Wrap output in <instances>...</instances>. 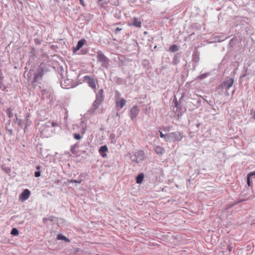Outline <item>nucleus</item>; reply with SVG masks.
<instances>
[{
    "mask_svg": "<svg viewBox=\"0 0 255 255\" xmlns=\"http://www.w3.org/2000/svg\"><path fill=\"white\" fill-rule=\"evenodd\" d=\"M48 71L49 69L47 66L44 64L41 63L34 74L33 82H37L41 80L43 75Z\"/></svg>",
    "mask_w": 255,
    "mask_h": 255,
    "instance_id": "1",
    "label": "nucleus"
},
{
    "mask_svg": "<svg viewBox=\"0 0 255 255\" xmlns=\"http://www.w3.org/2000/svg\"><path fill=\"white\" fill-rule=\"evenodd\" d=\"M96 53L97 61L102 63V66L107 68L109 65V59L101 51H98Z\"/></svg>",
    "mask_w": 255,
    "mask_h": 255,
    "instance_id": "2",
    "label": "nucleus"
},
{
    "mask_svg": "<svg viewBox=\"0 0 255 255\" xmlns=\"http://www.w3.org/2000/svg\"><path fill=\"white\" fill-rule=\"evenodd\" d=\"M234 80L233 78H230L223 83H222L219 86V88L225 89V90H228L233 85Z\"/></svg>",
    "mask_w": 255,
    "mask_h": 255,
    "instance_id": "3",
    "label": "nucleus"
},
{
    "mask_svg": "<svg viewBox=\"0 0 255 255\" xmlns=\"http://www.w3.org/2000/svg\"><path fill=\"white\" fill-rule=\"evenodd\" d=\"M84 79L85 80H88L87 82L89 86L92 88L94 90L95 92H96V86L95 79L88 75L84 76Z\"/></svg>",
    "mask_w": 255,
    "mask_h": 255,
    "instance_id": "4",
    "label": "nucleus"
},
{
    "mask_svg": "<svg viewBox=\"0 0 255 255\" xmlns=\"http://www.w3.org/2000/svg\"><path fill=\"white\" fill-rule=\"evenodd\" d=\"M172 141H180L182 138V135L180 132L176 131L170 133Z\"/></svg>",
    "mask_w": 255,
    "mask_h": 255,
    "instance_id": "5",
    "label": "nucleus"
},
{
    "mask_svg": "<svg viewBox=\"0 0 255 255\" xmlns=\"http://www.w3.org/2000/svg\"><path fill=\"white\" fill-rule=\"evenodd\" d=\"M30 194V191L28 189H25L20 194L19 199L21 201H25L29 197Z\"/></svg>",
    "mask_w": 255,
    "mask_h": 255,
    "instance_id": "6",
    "label": "nucleus"
},
{
    "mask_svg": "<svg viewBox=\"0 0 255 255\" xmlns=\"http://www.w3.org/2000/svg\"><path fill=\"white\" fill-rule=\"evenodd\" d=\"M86 42V40L84 39H81L80 40L76 46L73 48V52L74 53H76L82 46L84 45Z\"/></svg>",
    "mask_w": 255,
    "mask_h": 255,
    "instance_id": "7",
    "label": "nucleus"
},
{
    "mask_svg": "<svg viewBox=\"0 0 255 255\" xmlns=\"http://www.w3.org/2000/svg\"><path fill=\"white\" fill-rule=\"evenodd\" d=\"M58 126V124L56 122H51L50 121H47L46 122L44 125L43 127L44 128L42 129V130H44L45 128H52V127H55Z\"/></svg>",
    "mask_w": 255,
    "mask_h": 255,
    "instance_id": "8",
    "label": "nucleus"
},
{
    "mask_svg": "<svg viewBox=\"0 0 255 255\" xmlns=\"http://www.w3.org/2000/svg\"><path fill=\"white\" fill-rule=\"evenodd\" d=\"M141 153H143L142 151L140 152V153L138 154V156L135 155L132 160L137 162V163H142L143 160V157L142 156Z\"/></svg>",
    "mask_w": 255,
    "mask_h": 255,
    "instance_id": "9",
    "label": "nucleus"
},
{
    "mask_svg": "<svg viewBox=\"0 0 255 255\" xmlns=\"http://www.w3.org/2000/svg\"><path fill=\"white\" fill-rule=\"evenodd\" d=\"M108 150V148L106 145H103L100 147L99 149V152L101 155L103 157H106L107 156V154L106 153Z\"/></svg>",
    "mask_w": 255,
    "mask_h": 255,
    "instance_id": "10",
    "label": "nucleus"
},
{
    "mask_svg": "<svg viewBox=\"0 0 255 255\" xmlns=\"http://www.w3.org/2000/svg\"><path fill=\"white\" fill-rule=\"evenodd\" d=\"M138 112V108L136 106L133 107L130 110V117L132 120L137 116Z\"/></svg>",
    "mask_w": 255,
    "mask_h": 255,
    "instance_id": "11",
    "label": "nucleus"
},
{
    "mask_svg": "<svg viewBox=\"0 0 255 255\" xmlns=\"http://www.w3.org/2000/svg\"><path fill=\"white\" fill-rule=\"evenodd\" d=\"M104 91L102 89L99 90L98 93H96V99L97 100H99L100 101L103 102L104 101Z\"/></svg>",
    "mask_w": 255,
    "mask_h": 255,
    "instance_id": "12",
    "label": "nucleus"
},
{
    "mask_svg": "<svg viewBox=\"0 0 255 255\" xmlns=\"http://www.w3.org/2000/svg\"><path fill=\"white\" fill-rule=\"evenodd\" d=\"M153 150L157 154H163L165 151V149L160 146H155Z\"/></svg>",
    "mask_w": 255,
    "mask_h": 255,
    "instance_id": "13",
    "label": "nucleus"
},
{
    "mask_svg": "<svg viewBox=\"0 0 255 255\" xmlns=\"http://www.w3.org/2000/svg\"><path fill=\"white\" fill-rule=\"evenodd\" d=\"M126 104V100L124 99H120L119 101H116V106L120 109L123 108Z\"/></svg>",
    "mask_w": 255,
    "mask_h": 255,
    "instance_id": "14",
    "label": "nucleus"
},
{
    "mask_svg": "<svg viewBox=\"0 0 255 255\" xmlns=\"http://www.w3.org/2000/svg\"><path fill=\"white\" fill-rule=\"evenodd\" d=\"M181 57V54L179 53H177L175 55L172 61V64L173 65H177L180 62V59Z\"/></svg>",
    "mask_w": 255,
    "mask_h": 255,
    "instance_id": "15",
    "label": "nucleus"
},
{
    "mask_svg": "<svg viewBox=\"0 0 255 255\" xmlns=\"http://www.w3.org/2000/svg\"><path fill=\"white\" fill-rule=\"evenodd\" d=\"M71 83V80L69 79H64L61 82V86L63 88H67V86H69Z\"/></svg>",
    "mask_w": 255,
    "mask_h": 255,
    "instance_id": "16",
    "label": "nucleus"
},
{
    "mask_svg": "<svg viewBox=\"0 0 255 255\" xmlns=\"http://www.w3.org/2000/svg\"><path fill=\"white\" fill-rule=\"evenodd\" d=\"M192 56L193 62L195 63H198L200 60L199 53L197 51L194 52Z\"/></svg>",
    "mask_w": 255,
    "mask_h": 255,
    "instance_id": "17",
    "label": "nucleus"
},
{
    "mask_svg": "<svg viewBox=\"0 0 255 255\" xmlns=\"http://www.w3.org/2000/svg\"><path fill=\"white\" fill-rule=\"evenodd\" d=\"M141 24V23L140 19L138 18H134L132 25L137 27H140Z\"/></svg>",
    "mask_w": 255,
    "mask_h": 255,
    "instance_id": "18",
    "label": "nucleus"
},
{
    "mask_svg": "<svg viewBox=\"0 0 255 255\" xmlns=\"http://www.w3.org/2000/svg\"><path fill=\"white\" fill-rule=\"evenodd\" d=\"M30 117V115L29 113H27L26 115V116L25 117L24 119V124H25V128H24V131L25 130V128L30 125V122H29V119Z\"/></svg>",
    "mask_w": 255,
    "mask_h": 255,
    "instance_id": "19",
    "label": "nucleus"
},
{
    "mask_svg": "<svg viewBox=\"0 0 255 255\" xmlns=\"http://www.w3.org/2000/svg\"><path fill=\"white\" fill-rule=\"evenodd\" d=\"M57 239L58 240H64L66 243H69L70 242V240L68 238L61 234H59L57 235Z\"/></svg>",
    "mask_w": 255,
    "mask_h": 255,
    "instance_id": "20",
    "label": "nucleus"
},
{
    "mask_svg": "<svg viewBox=\"0 0 255 255\" xmlns=\"http://www.w3.org/2000/svg\"><path fill=\"white\" fill-rule=\"evenodd\" d=\"M137 183H141L143 180V173H140L135 178Z\"/></svg>",
    "mask_w": 255,
    "mask_h": 255,
    "instance_id": "21",
    "label": "nucleus"
},
{
    "mask_svg": "<svg viewBox=\"0 0 255 255\" xmlns=\"http://www.w3.org/2000/svg\"><path fill=\"white\" fill-rule=\"evenodd\" d=\"M9 125H10V121L8 122V123L6 124V126L5 127V129L6 131V133L9 135H11L12 134L13 131H12V129L8 128V126H9Z\"/></svg>",
    "mask_w": 255,
    "mask_h": 255,
    "instance_id": "22",
    "label": "nucleus"
},
{
    "mask_svg": "<svg viewBox=\"0 0 255 255\" xmlns=\"http://www.w3.org/2000/svg\"><path fill=\"white\" fill-rule=\"evenodd\" d=\"M41 167L40 166H37L36 167L37 171L34 172V176L35 177H39L41 175L40 169Z\"/></svg>",
    "mask_w": 255,
    "mask_h": 255,
    "instance_id": "23",
    "label": "nucleus"
},
{
    "mask_svg": "<svg viewBox=\"0 0 255 255\" xmlns=\"http://www.w3.org/2000/svg\"><path fill=\"white\" fill-rule=\"evenodd\" d=\"M107 2L104 0H98V4L103 8H105Z\"/></svg>",
    "mask_w": 255,
    "mask_h": 255,
    "instance_id": "24",
    "label": "nucleus"
},
{
    "mask_svg": "<svg viewBox=\"0 0 255 255\" xmlns=\"http://www.w3.org/2000/svg\"><path fill=\"white\" fill-rule=\"evenodd\" d=\"M1 169L3 171L7 174H9L11 172L10 168L7 166H2Z\"/></svg>",
    "mask_w": 255,
    "mask_h": 255,
    "instance_id": "25",
    "label": "nucleus"
},
{
    "mask_svg": "<svg viewBox=\"0 0 255 255\" xmlns=\"http://www.w3.org/2000/svg\"><path fill=\"white\" fill-rule=\"evenodd\" d=\"M169 49L171 51L174 52L178 51L179 49L177 45L173 44L170 47Z\"/></svg>",
    "mask_w": 255,
    "mask_h": 255,
    "instance_id": "26",
    "label": "nucleus"
},
{
    "mask_svg": "<svg viewBox=\"0 0 255 255\" xmlns=\"http://www.w3.org/2000/svg\"><path fill=\"white\" fill-rule=\"evenodd\" d=\"M164 140L167 142L172 141L170 133L168 134H165V137L164 138Z\"/></svg>",
    "mask_w": 255,
    "mask_h": 255,
    "instance_id": "27",
    "label": "nucleus"
},
{
    "mask_svg": "<svg viewBox=\"0 0 255 255\" xmlns=\"http://www.w3.org/2000/svg\"><path fill=\"white\" fill-rule=\"evenodd\" d=\"M98 108H97V107H94V105H92L91 107L89 109L88 112L90 114H93V113H94L96 110Z\"/></svg>",
    "mask_w": 255,
    "mask_h": 255,
    "instance_id": "28",
    "label": "nucleus"
},
{
    "mask_svg": "<svg viewBox=\"0 0 255 255\" xmlns=\"http://www.w3.org/2000/svg\"><path fill=\"white\" fill-rule=\"evenodd\" d=\"M102 102H103L96 99L93 103L92 105H94V107H97V108H99Z\"/></svg>",
    "mask_w": 255,
    "mask_h": 255,
    "instance_id": "29",
    "label": "nucleus"
},
{
    "mask_svg": "<svg viewBox=\"0 0 255 255\" xmlns=\"http://www.w3.org/2000/svg\"><path fill=\"white\" fill-rule=\"evenodd\" d=\"M19 232L18 230L16 228H13L11 231L10 234L13 236H17L18 235Z\"/></svg>",
    "mask_w": 255,
    "mask_h": 255,
    "instance_id": "30",
    "label": "nucleus"
},
{
    "mask_svg": "<svg viewBox=\"0 0 255 255\" xmlns=\"http://www.w3.org/2000/svg\"><path fill=\"white\" fill-rule=\"evenodd\" d=\"M6 88V87L3 84L2 80H0V89L4 90Z\"/></svg>",
    "mask_w": 255,
    "mask_h": 255,
    "instance_id": "31",
    "label": "nucleus"
},
{
    "mask_svg": "<svg viewBox=\"0 0 255 255\" xmlns=\"http://www.w3.org/2000/svg\"><path fill=\"white\" fill-rule=\"evenodd\" d=\"M73 136L75 139L77 140H80L82 138V136L79 133H74Z\"/></svg>",
    "mask_w": 255,
    "mask_h": 255,
    "instance_id": "32",
    "label": "nucleus"
},
{
    "mask_svg": "<svg viewBox=\"0 0 255 255\" xmlns=\"http://www.w3.org/2000/svg\"><path fill=\"white\" fill-rule=\"evenodd\" d=\"M6 113H7V116L9 117V118H11L13 116V114L10 110V109H7V110L6 111Z\"/></svg>",
    "mask_w": 255,
    "mask_h": 255,
    "instance_id": "33",
    "label": "nucleus"
},
{
    "mask_svg": "<svg viewBox=\"0 0 255 255\" xmlns=\"http://www.w3.org/2000/svg\"><path fill=\"white\" fill-rule=\"evenodd\" d=\"M82 182V180H71L70 182L71 183H80Z\"/></svg>",
    "mask_w": 255,
    "mask_h": 255,
    "instance_id": "34",
    "label": "nucleus"
},
{
    "mask_svg": "<svg viewBox=\"0 0 255 255\" xmlns=\"http://www.w3.org/2000/svg\"><path fill=\"white\" fill-rule=\"evenodd\" d=\"M17 124H18V126L20 128H22L23 127V121H22V120H20V119H19Z\"/></svg>",
    "mask_w": 255,
    "mask_h": 255,
    "instance_id": "35",
    "label": "nucleus"
},
{
    "mask_svg": "<svg viewBox=\"0 0 255 255\" xmlns=\"http://www.w3.org/2000/svg\"><path fill=\"white\" fill-rule=\"evenodd\" d=\"M207 75H208V74H207V73L203 74L199 76V78L200 79H203L207 77Z\"/></svg>",
    "mask_w": 255,
    "mask_h": 255,
    "instance_id": "36",
    "label": "nucleus"
},
{
    "mask_svg": "<svg viewBox=\"0 0 255 255\" xmlns=\"http://www.w3.org/2000/svg\"><path fill=\"white\" fill-rule=\"evenodd\" d=\"M173 103H174L175 107L178 109V102L176 99H174V100L173 101Z\"/></svg>",
    "mask_w": 255,
    "mask_h": 255,
    "instance_id": "37",
    "label": "nucleus"
},
{
    "mask_svg": "<svg viewBox=\"0 0 255 255\" xmlns=\"http://www.w3.org/2000/svg\"><path fill=\"white\" fill-rule=\"evenodd\" d=\"M250 178L251 177H248V176H247V184L249 186H251V182Z\"/></svg>",
    "mask_w": 255,
    "mask_h": 255,
    "instance_id": "38",
    "label": "nucleus"
},
{
    "mask_svg": "<svg viewBox=\"0 0 255 255\" xmlns=\"http://www.w3.org/2000/svg\"><path fill=\"white\" fill-rule=\"evenodd\" d=\"M122 29L121 28H119V27H117L115 29V34H117L119 31H120Z\"/></svg>",
    "mask_w": 255,
    "mask_h": 255,
    "instance_id": "39",
    "label": "nucleus"
},
{
    "mask_svg": "<svg viewBox=\"0 0 255 255\" xmlns=\"http://www.w3.org/2000/svg\"><path fill=\"white\" fill-rule=\"evenodd\" d=\"M55 218L53 216H50L48 218V220H49L48 221L53 222H54Z\"/></svg>",
    "mask_w": 255,
    "mask_h": 255,
    "instance_id": "40",
    "label": "nucleus"
},
{
    "mask_svg": "<svg viewBox=\"0 0 255 255\" xmlns=\"http://www.w3.org/2000/svg\"><path fill=\"white\" fill-rule=\"evenodd\" d=\"M255 171H254V172H252L251 173H250L249 174H248V177H251L253 176H255Z\"/></svg>",
    "mask_w": 255,
    "mask_h": 255,
    "instance_id": "41",
    "label": "nucleus"
},
{
    "mask_svg": "<svg viewBox=\"0 0 255 255\" xmlns=\"http://www.w3.org/2000/svg\"><path fill=\"white\" fill-rule=\"evenodd\" d=\"M227 249L228 251L230 252L232 251L233 247L230 245H228L227 246Z\"/></svg>",
    "mask_w": 255,
    "mask_h": 255,
    "instance_id": "42",
    "label": "nucleus"
},
{
    "mask_svg": "<svg viewBox=\"0 0 255 255\" xmlns=\"http://www.w3.org/2000/svg\"><path fill=\"white\" fill-rule=\"evenodd\" d=\"M15 118L13 120V122L15 123V124H17L18 123V120L19 119H18V118L17 117V116L16 115H15Z\"/></svg>",
    "mask_w": 255,
    "mask_h": 255,
    "instance_id": "43",
    "label": "nucleus"
},
{
    "mask_svg": "<svg viewBox=\"0 0 255 255\" xmlns=\"http://www.w3.org/2000/svg\"><path fill=\"white\" fill-rule=\"evenodd\" d=\"M71 151L73 154H76V152L75 150V148L74 147V146L71 147Z\"/></svg>",
    "mask_w": 255,
    "mask_h": 255,
    "instance_id": "44",
    "label": "nucleus"
},
{
    "mask_svg": "<svg viewBox=\"0 0 255 255\" xmlns=\"http://www.w3.org/2000/svg\"><path fill=\"white\" fill-rule=\"evenodd\" d=\"M48 218H46V217H44L43 218V222L44 224H46L47 222L48 221Z\"/></svg>",
    "mask_w": 255,
    "mask_h": 255,
    "instance_id": "45",
    "label": "nucleus"
},
{
    "mask_svg": "<svg viewBox=\"0 0 255 255\" xmlns=\"http://www.w3.org/2000/svg\"><path fill=\"white\" fill-rule=\"evenodd\" d=\"M80 1V3L81 5H82L83 6H85V4L84 3V0H79Z\"/></svg>",
    "mask_w": 255,
    "mask_h": 255,
    "instance_id": "46",
    "label": "nucleus"
},
{
    "mask_svg": "<svg viewBox=\"0 0 255 255\" xmlns=\"http://www.w3.org/2000/svg\"><path fill=\"white\" fill-rule=\"evenodd\" d=\"M115 95H116V97H117V98H119L120 97L121 94L119 93V92H118V91H116L115 92Z\"/></svg>",
    "mask_w": 255,
    "mask_h": 255,
    "instance_id": "47",
    "label": "nucleus"
},
{
    "mask_svg": "<svg viewBox=\"0 0 255 255\" xmlns=\"http://www.w3.org/2000/svg\"><path fill=\"white\" fill-rule=\"evenodd\" d=\"M159 134H160V137L163 138L164 139L165 137V134H163L161 131H159Z\"/></svg>",
    "mask_w": 255,
    "mask_h": 255,
    "instance_id": "48",
    "label": "nucleus"
},
{
    "mask_svg": "<svg viewBox=\"0 0 255 255\" xmlns=\"http://www.w3.org/2000/svg\"><path fill=\"white\" fill-rule=\"evenodd\" d=\"M225 95L226 96H229V93L228 92V90H226Z\"/></svg>",
    "mask_w": 255,
    "mask_h": 255,
    "instance_id": "49",
    "label": "nucleus"
},
{
    "mask_svg": "<svg viewBox=\"0 0 255 255\" xmlns=\"http://www.w3.org/2000/svg\"><path fill=\"white\" fill-rule=\"evenodd\" d=\"M35 42L36 44H39L40 43V41L37 39H35Z\"/></svg>",
    "mask_w": 255,
    "mask_h": 255,
    "instance_id": "50",
    "label": "nucleus"
},
{
    "mask_svg": "<svg viewBox=\"0 0 255 255\" xmlns=\"http://www.w3.org/2000/svg\"><path fill=\"white\" fill-rule=\"evenodd\" d=\"M246 200H247L246 199H245V200H244V199L240 200L239 202H237V203H240V202H243V201H246Z\"/></svg>",
    "mask_w": 255,
    "mask_h": 255,
    "instance_id": "51",
    "label": "nucleus"
},
{
    "mask_svg": "<svg viewBox=\"0 0 255 255\" xmlns=\"http://www.w3.org/2000/svg\"><path fill=\"white\" fill-rule=\"evenodd\" d=\"M0 80H2V74L0 72Z\"/></svg>",
    "mask_w": 255,
    "mask_h": 255,
    "instance_id": "52",
    "label": "nucleus"
},
{
    "mask_svg": "<svg viewBox=\"0 0 255 255\" xmlns=\"http://www.w3.org/2000/svg\"><path fill=\"white\" fill-rule=\"evenodd\" d=\"M253 118L255 120V111L254 112Z\"/></svg>",
    "mask_w": 255,
    "mask_h": 255,
    "instance_id": "53",
    "label": "nucleus"
},
{
    "mask_svg": "<svg viewBox=\"0 0 255 255\" xmlns=\"http://www.w3.org/2000/svg\"><path fill=\"white\" fill-rule=\"evenodd\" d=\"M72 146H74V147L75 148H76V147H77V144H74V145H73Z\"/></svg>",
    "mask_w": 255,
    "mask_h": 255,
    "instance_id": "54",
    "label": "nucleus"
},
{
    "mask_svg": "<svg viewBox=\"0 0 255 255\" xmlns=\"http://www.w3.org/2000/svg\"><path fill=\"white\" fill-rule=\"evenodd\" d=\"M235 90H236V89H234L233 90V91H232V95H233V94H234Z\"/></svg>",
    "mask_w": 255,
    "mask_h": 255,
    "instance_id": "55",
    "label": "nucleus"
},
{
    "mask_svg": "<svg viewBox=\"0 0 255 255\" xmlns=\"http://www.w3.org/2000/svg\"><path fill=\"white\" fill-rule=\"evenodd\" d=\"M116 116H120V115H119V114L118 113H116Z\"/></svg>",
    "mask_w": 255,
    "mask_h": 255,
    "instance_id": "56",
    "label": "nucleus"
},
{
    "mask_svg": "<svg viewBox=\"0 0 255 255\" xmlns=\"http://www.w3.org/2000/svg\"><path fill=\"white\" fill-rule=\"evenodd\" d=\"M147 32L146 31H144V35L146 34Z\"/></svg>",
    "mask_w": 255,
    "mask_h": 255,
    "instance_id": "57",
    "label": "nucleus"
}]
</instances>
